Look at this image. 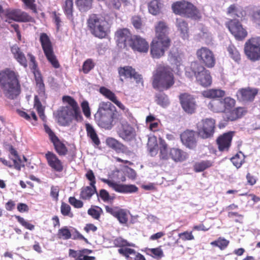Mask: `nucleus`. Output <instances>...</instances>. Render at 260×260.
<instances>
[{"label": "nucleus", "mask_w": 260, "mask_h": 260, "mask_svg": "<svg viewBox=\"0 0 260 260\" xmlns=\"http://www.w3.org/2000/svg\"><path fill=\"white\" fill-rule=\"evenodd\" d=\"M62 101L68 106L60 107L54 114L58 123L61 126H66L69 125L73 120L77 122L82 121L83 117L76 100L70 95H64Z\"/></svg>", "instance_id": "1"}, {"label": "nucleus", "mask_w": 260, "mask_h": 260, "mask_svg": "<svg viewBox=\"0 0 260 260\" xmlns=\"http://www.w3.org/2000/svg\"><path fill=\"white\" fill-rule=\"evenodd\" d=\"M0 87L4 96L9 100H14L21 91L18 73L10 68L0 71Z\"/></svg>", "instance_id": "2"}, {"label": "nucleus", "mask_w": 260, "mask_h": 260, "mask_svg": "<svg viewBox=\"0 0 260 260\" xmlns=\"http://www.w3.org/2000/svg\"><path fill=\"white\" fill-rule=\"evenodd\" d=\"M175 82L173 71L168 66L158 67L153 74L152 86L158 90H167L173 86Z\"/></svg>", "instance_id": "3"}, {"label": "nucleus", "mask_w": 260, "mask_h": 260, "mask_svg": "<svg viewBox=\"0 0 260 260\" xmlns=\"http://www.w3.org/2000/svg\"><path fill=\"white\" fill-rule=\"evenodd\" d=\"M112 105L110 102L102 103L95 115L98 125L106 129H111L113 126V122L121 120V114L112 111Z\"/></svg>", "instance_id": "4"}, {"label": "nucleus", "mask_w": 260, "mask_h": 260, "mask_svg": "<svg viewBox=\"0 0 260 260\" xmlns=\"http://www.w3.org/2000/svg\"><path fill=\"white\" fill-rule=\"evenodd\" d=\"M87 26L91 34L99 39L107 38L110 32L109 22L96 14L89 16L87 20Z\"/></svg>", "instance_id": "5"}, {"label": "nucleus", "mask_w": 260, "mask_h": 260, "mask_svg": "<svg viewBox=\"0 0 260 260\" xmlns=\"http://www.w3.org/2000/svg\"><path fill=\"white\" fill-rule=\"evenodd\" d=\"M172 10L176 15L198 20L201 18V14L197 7L191 2L183 0L173 3Z\"/></svg>", "instance_id": "6"}, {"label": "nucleus", "mask_w": 260, "mask_h": 260, "mask_svg": "<svg viewBox=\"0 0 260 260\" xmlns=\"http://www.w3.org/2000/svg\"><path fill=\"white\" fill-rule=\"evenodd\" d=\"M113 244L115 247L119 248L118 249V253L127 260H146L144 255L129 248L135 246L134 243L129 242L123 238L117 237L113 241Z\"/></svg>", "instance_id": "7"}, {"label": "nucleus", "mask_w": 260, "mask_h": 260, "mask_svg": "<svg viewBox=\"0 0 260 260\" xmlns=\"http://www.w3.org/2000/svg\"><path fill=\"white\" fill-rule=\"evenodd\" d=\"M197 134L203 139H208L213 137L216 129V121L213 118H205L196 124Z\"/></svg>", "instance_id": "8"}, {"label": "nucleus", "mask_w": 260, "mask_h": 260, "mask_svg": "<svg viewBox=\"0 0 260 260\" xmlns=\"http://www.w3.org/2000/svg\"><path fill=\"white\" fill-rule=\"evenodd\" d=\"M244 51L250 60L256 61L260 60V36L248 39L244 44Z\"/></svg>", "instance_id": "9"}, {"label": "nucleus", "mask_w": 260, "mask_h": 260, "mask_svg": "<svg viewBox=\"0 0 260 260\" xmlns=\"http://www.w3.org/2000/svg\"><path fill=\"white\" fill-rule=\"evenodd\" d=\"M40 42L44 53L48 61L54 68H59L60 64L54 53L52 43L46 33L43 32L40 34Z\"/></svg>", "instance_id": "10"}, {"label": "nucleus", "mask_w": 260, "mask_h": 260, "mask_svg": "<svg viewBox=\"0 0 260 260\" xmlns=\"http://www.w3.org/2000/svg\"><path fill=\"white\" fill-rule=\"evenodd\" d=\"M29 61V66L35 79L37 92L41 97L46 98L45 87L41 72L38 69L35 56L30 52L27 54Z\"/></svg>", "instance_id": "11"}, {"label": "nucleus", "mask_w": 260, "mask_h": 260, "mask_svg": "<svg viewBox=\"0 0 260 260\" xmlns=\"http://www.w3.org/2000/svg\"><path fill=\"white\" fill-rule=\"evenodd\" d=\"M236 104V101L229 96L220 100H213L208 104V108L215 113H224L231 110Z\"/></svg>", "instance_id": "12"}, {"label": "nucleus", "mask_w": 260, "mask_h": 260, "mask_svg": "<svg viewBox=\"0 0 260 260\" xmlns=\"http://www.w3.org/2000/svg\"><path fill=\"white\" fill-rule=\"evenodd\" d=\"M171 44V40L153 39L149 45L150 54L153 58H159L164 56Z\"/></svg>", "instance_id": "13"}, {"label": "nucleus", "mask_w": 260, "mask_h": 260, "mask_svg": "<svg viewBox=\"0 0 260 260\" xmlns=\"http://www.w3.org/2000/svg\"><path fill=\"white\" fill-rule=\"evenodd\" d=\"M196 56L200 62L208 68H213L216 63V58L213 52L206 47L198 49Z\"/></svg>", "instance_id": "14"}, {"label": "nucleus", "mask_w": 260, "mask_h": 260, "mask_svg": "<svg viewBox=\"0 0 260 260\" xmlns=\"http://www.w3.org/2000/svg\"><path fill=\"white\" fill-rule=\"evenodd\" d=\"M225 25L238 41H243L248 35L246 28L243 27L242 23L238 19H230L226 22Z\"/></svg>", "instance_id": "15"}, {"label": "nucleus", "mask_w": 260, "mask_h": 260, "mask_svg": "<svg viewBox=\"0 0 260 260\" xmlns=\"http://www.w3.org/2000/svg\"><path fill=\"white\" fill-rule=\"evenodd\" d=\"M133 36L126 28H119L115 33V39L117 45L121 48L128 50V44Z\"/></svg>", "instance_id": "16"}, {"label": "nucleus", "mask_w": 260, "mask_h": 260, "mask_svg": "<svg viewBox=\"0 0 260 260\" xmlns=\"http://www.w3.org/2000/svg\"><path fill=\"white\" fill-rule=\"evenodd\" d=\"M128 45V49L131 48L134 52L141 53H147L149 48L148 42L139 35H133Z\"/></svg>", "instance_id": "17"}, {"label": "nucleus", "mask_w": 260, "mask_h": 260, "mask_svg": "<svg viewBox=\"0 0 260 260\" xmlns=\"http://www.w3.org/2000/svg\"><path fill=\"white\" fill-rule=\"evenodd\" d=\"M118 121L120 122V126L118 127L117 131L119 137L124 141H129L132 140L136 135L135 128L124 120L122 116H121V120H119Z\"/></svg>", "instance_id": "18"}, {"label": "nucleus", "mask_w": 260, "mask_h": 260, "mask_svg": "<svg viewBox=\"0 0 260 260\" xmlns=\"http://www.w3.org/2000/svg\"><path fill=\"white\" fill-rule=\"evenodd\" d=\"M101 180L117 192L123 193H133L138 190V188L135 185L119 184L105 178H101Z\"/></svg>", "instance_id": "19"}, {"label": "nucleus", "mask_w": 260, "mask_h": 260, "mask_svg": "<svg viewBox=\"0 0 260 260\" xmlns=\"http://www.w3.org/2000/svg\"><path fill=\"white\" fill-rule=\"evenodd\" d=\"M106 211L116 218L119 222L123 225H126L128 221V212L125 209L120 208L119 207L105 206Z\"/></svg>", "instance_id": "20"}, {"label": "nucleus", "mask_w": 260, "mask_h": 260, "mask_svg": "<svg viewBox=\"0 0 260 260\" xmlns=\"http://www.w3.org/2000/svg\"><path fill=\"white\" fill-rule=\"evenodd\" d=\"M118 71L120 80L122 81H123V79L121 78L123 77L124 79L133 78L137 83L142 84L143 82L142 75L137 72L135 69L131 66L119 67Z\"/></svg>", "instance_id": "21"}, {"label": "nucleus", "mask_w": 260, "mask_h": 260, "mask_svg": "<svg viewBox=\"0 0 260 260\" xmlns=\"http://www.w3.org/2000/svg\"><path fill=\"white\" fill-rule=\"evenodd\" d=\"M6 17L9 19L17 22H33L35 21L33 17L27 13L22 11L20 9H14L7 11Z\"/></svg>", "instance_id": "22"}, {"label": "nucleus", "mask_w": 260, "mask_h": 260, "mask_svg": "<svg viewBox=\"0 0 260 260\" xmlns=\"http://www.w3.org/2000/svg\"><path fill=\"white\" fill-rule=\"evenodd\" d=\"M179 100L182 109L188 114L195 112L196 104L194 99L190 94L187 93L181 94Z\"/></svg>", "instance_id": "23"}, {"label": "nucleus", "mask_w": 260, "mask_h": 260, "mask_svg": "<svg viewBox=\"0 0 260 260\" xmlns=\"http://www.w3.org/2000/svg\"><path fill=\"white\" fill-rule=\"evenodd\" d=\"M182 144L187 148L194 149L197 145L196 132L193 130L186 129L180 135Z\"/></svg>", "instance_id": "24"}, {"label": "nucleus", "mask_w": 260, "mask_h": 260, "mask_svg": "<svg viewBox=\"0 0 260 260\" xmlns=\"http://www.w3.org/2000/svg\"><path fill=\"white\" fill-rule=\"evenodd\" d=\"M45 157L48 165L54 171L57 172H61L63 170L62 162L57 156L52 151H47Z\"/></svg>", "instance_id": "25"}, {"label": "nucleus", "mask_w": 260, "mask_h": 260, "mask_svg": "<svg viewBox=\"0 0 260 260\" xmlns=\"http://www.w3.org/2000/svg\"><path fill=\"white\" fill-rule=\"evenodd\" d=\"M235 132L230 131L220 135L216 139L218 148L220 151H228L231 145Z\"/></svg>", "instance_id": "26"}, {"label": "nucleus", "mask_w": 260, "mask_h": 260, "mask_svg": "<svg viewBox=\"0 0 260 260\" xmlns=\"http://www.w3.org/2000/svg\"><path fill=\"white\" fill-rule=\"evenodd\" d=\"M92 251V250L87 248H83L78 250L70 249L69 256L74 258L75 260H95V256L88 255Z\"/></svg>", "instance_id": "27"}, {"label": "nucleus", "mask_w": 260, "mask_h": 260, "mask_svg": "<svg viewBox=\"0 0 260 260\" xmlns=\"http://www.w3.org/2000/svg\"><path fill=\"white\" fill-rule=\"evenodd\" d=\"M10 50L13 55L14 58L22 66L26 68L27 67V60L25 54L21 48L16 44L10 47Z\"/></svg>", "instance_id": "28"}, {"label": "nucleus", "mask_w": 260, "mask_h": 260, "mask_svg": "<svg viewBox=\"0 0 260 260\" xmlns=\"http://www.w3.org/2000/svg\"><path fill=\"white\" fill-rule=\"evenodd\" d=\"M257 94V90L250 88L239 89L236 94L237 99L240 101H251Z\"/></svg>", "instance_id": "29"}, {"label": "nucleus", "mask_w": 260, "mask_h": 260, "mask_svg": "<svg viewBox=\"0 0 260 260\" xmlns=\"http://www.w3.org/2000/svg\"><path fill=\"white\" fill-rule=\"evenodd\" d=\"M155 36L154 39L171 40L168 36V27L165 22L159 21L155 26Z\"/></svg>", "instance_id": "30"}, {"label": "nucleus", "mask_w": 260, "mask_h": 260, "mask_svg": "<svg viewBox=\"0 0 260 260\" xmlns=\"http://www.w3.org/2000/svg\"><path fill=\"white\" fill-rule=\"evenodd\" d=\"M106 144L108 147L113 149L118 153H124L127 151L126 146L112 137H108L106 140Z\"/></svg>", "instance_id": "31"}, {"label": "nucleus", "mask_w": 260, "mask_h": 260, "mask_svg": "<svg viewBox=\"0 0 260 260\" xmlns=\"http://www.w3.org/2000/svg\"><path fill=\"white\" fill-rule=\"evenodd\" d=\"M226 14L233 18H243L246 15L245 11L243 8L234 4L231 5L226 9Z\"/></svg>", "instance_id": "32"}, {"label": "nucleus", "mask_w": 260, "mask_h": 260, "mask_svg": "<svg viewBox=\"0 0 260 260\" xmlns=\"http://www.w3.org/2000/svg\"><path fill=\"white\" fill-rule=\"evenodd\" d=\"M100 92L106 98L114 103L121 109L124 110L125 109V106L120 101L117 100L115 93L110 89L103 86L100 88Z\"/></svg>", "instance_id": "33"}, {"label": "nucleus", "mask_w": 260, "mask_h": 260, "mask_svg": "<svg viewBox=\"0 0 260 260\" xmlns=\"http://www.w3.org/2000/svg\"><path fill=\"white\" fill-rule=\"evenodd\" d=\"M164 5L161 0H152L148 4V12L153 15H157L162 12Z\"/></svg>", "instance_id": "34"}, {"label": "nucleus", "mask_w": 260, "mask_h": 260, "mask_svg": "<svg viewBox=\"0 0 260 260\" xmlns=\"http://www.w3.org/2000/svg\"><path fill=\"white\" fill-rule=\"evenodd\" d=\"M247 112L244 107H237L232 110H230L226 115V121H235L241 118Z\"/></svg>", "instance_id": "35"}, {"label": "nucleus", "mask_w": 260, "mask_h": 260, "mask_svg": "<svg viewBox=\"0 0 260 260\" xmlns=\"http://www.w3.org/2000/svg\"><path fill=\"white\" fill-rule=\"evenodd\" d=\"M176 27L180 32V36L183 39H187L189 37V28L187 22L181 18L176 19Z\"/></svg>", "instance_id": "36"}, {"label": "nucleus", "mask_w": 260, "mask_h": 260, "mask_svg": "<svg viewBox=\"0 0 260 260\" xmlns=\"http://www.w3.org/2000/svg\"><path fill=\"white\" fill-rule=\"evenodd\" d=\"M169 155L175 162H181L187 158V154L185 152L176 148H172L170 149Z\"/></svg>", "instance_id": "37"}, {"label": "nucleus", "mask_w": 260, "mask_h": 260, "mask_svg": "<svg viewBox=\"0 0 260 260\" xmlns=\"http://www.w3.org/2000/svg\"><path fill=\"white\" fill-rule=\"evenodd\" d=\"M196 79L197 81L204 87L210 86L212 83L210 73L206 69L200 74L196 75Z\"/></svg>", "instance_id": "38"}, {"label": "nucleus", "mask_w": 260, "mask_h": 260, "mask_svg": "<svg viewBox=\"0 0 260 260\" xmlns=\"http://www.w3.org/2000/svg\"><path fill=\"white\" fill-rule=\"evenodd\" d=\"M225 92L220 89H209L205 90L203 92V95L208 99L222 98L224 96Z\"/></svg>", "instance_id": "39"}, {"label": "nucleus", "mask_w": 260, "mask_h": 260, "mask_svg": "<svg viewBox=\"0 0 260 260\" xmlns=\"http://www.w3.org/2000/svg\"><path fill=\"white\" fill-rule=\"evenodd\" d=\"M94 193H97L95 186L90 185V186L83 187L81 189L80 198L84 200H90Z\"/></svg>", "instance_id": "40"}, {"label": "nucleus", "mask_w": 260, "mask_h": 260, "mask_svg": "<svg viewBox=\"0 0 260 260\" xmlns=\"http://www.w3.org/2000/svg\"><path fill=\"white\" fill-rule=\"evenodd\" d=\"M213 162L210 160H204L196 162L193 166L194 172L199 173L212 167Z\"/></svg>", "instance_id": "41"}, {"label": "nucleus", "mask_w": 260, "mask_h": 260, "mask_svg": "<svg viewBox=\"0 0 260 260\" xmlns=\"http://www.w3.org/2000/svg\"><path fill=\"white\" fill-rule=\"evenodd\" d=\"M51 142L53 144L56 152L59 155L64 156L68 153V148L58 137H56Z\"/></svg>", "instance_id": "42"}, {"label": "nucleus", "mask_w": 260, "mask_h": 260, "mask_svg": "<svg viewBox=\"0 0 260 260\" xmlns=\"http://www.w3.org/2000/svg\"><path fill=\"white\" fill-rule=\"evenodd\" d=\"M85 127L87 136L91 139L95 145L99 146L101 142L94 128L89 123H86Z\"/></svg>", "instance_id": "43"}, {"label": "nucleus", "mask_w": 260, "mask_h": 260, "mask_svg": "<svg viewBox=\"0 0 260 260\" xmlns=\"http://www.w3.org/2000/svg\"><path fill=\"white\" fill-rule=\"evenodd\" d=\"M249 17L253 23L260 26V7H253L251 8Z\"/></svg>", "instance_id": "44"}, {"label": "nucleus", "mask_w": 260, "mask_h": 260, "mask_svg": "<svg viewBox=\"0 0 260 260\" xmlns=\"http://www.w3.org/2000/svg\"><path fill=\"white\" fill-rule=\"evenodd\" d=\"M92 0H75V4L80 11L86 12L92 6Z\"/></svg>", "instance_id": "45"}, {"label": "nucleus", "mask_w": 260, "mask_h": 260, "mask_svg": "<svg viewBox=\"0 0 260 260\" xmlns=\"http://www.w3.org/2000/svg\"><path fill=\"white\" fill-rule=\"evenodd\" d=\"M34 107L36 109L40 118L43 121L46 120V116L44 114V108L43 107L38 96L36 95L34 99Z\"/></svg>", "instance_id": "46"}, {"label": "nucleus", "mask_w": 260, "mask_h": 260, "mask_svg": "<svg viewBox=\"0 0 260 260\" xmlns=\"http://www.w3.org/2000/svg\"><path fill=\"white\" fill-rule=\"evenodd\" d=\"M228 51L229 53L230 57L236 62H239L241 60V55L236 48V47L232 44L230 45L228 47Z\"/></svg>", "instance_id": "47"}, {"label": "nucleus", "mask_w": 260, "mask_h": 260, "mask_svg": "<svg viewBox=\"0 0 260 260\" xmlns=\"http://www.w3.org/2000/svg\"><path fill=\"white\" fill-rule=\"evenodd\" d=\"M245 156L243 153L239 152L231 159L233 164L237 168H240L244 162Z\"/></svg>", "instance_id": "48"}, {"label": "nucleus", "mask_w": 260, "mask_h": 260, "mask_svg": "<svg viewBox=\"0 0 260 260\" xmlns=\"http://www.w3.org/2000/svg\"><path fill=\"white\" fill-rule=\"evenodd\" d=\"M155 102L157 104L162 107H167L169 104L167 95L164 93H159L155 95Z\"/></svg>", "instance_id": "49"}, {"label": "nucleus", "mask_w": 260, "mask_h": 260, "mask_svg": "<svg viewBox=\"0 0 260 260\" xmlns=\"http://www.w3.org/2000/svg\"><path fill=\"white\" fill-rule=\"evenodd\" d=\"M190 68L196 77V75L200 74L206 70L205 68L204 67V65L201 63L198 62L197 61L191 62L190 63Z\"/></svg>", "instance_id": "50"}, {"label": "nucleus", "mask_w": 260, "mask_h": 260, "mask_svg": "<svg viewBox=\"0 0 260 260\" xmlns=\"http://www.w3.org/2000/svg\"><path fill=\"white\" fill-rule=\"evenodd\" d=\"M229 241L224 238L219 237L216 240L211 242V245L218 247L220 250L225 249L229 244Z\"/></svg>", "instance_id": "51"}, {"label": "nucleus", "mask_w": 260, "mask_h": 260, "mask_svg": "<svg viewBox=\"0 0 260 260\" xmlns=\"http://www.w3.org/2000/svg\"><path fill=\"white\" fill-rule=\"evenodd\" d=\"M72 234L67 226H64L59 229L57 237L59 239L68 240L71 238Z\"/></svg>", "instance_id": "52"}, {"label": "nucleus", "mask_w": 260, "mask_h": 260, "mask_svg": "<svg viewBox=\"0 0 260 260\" xmlns=\"http://www.w3.org/2000/svg\"><path fill=\"white\" fill-rule=\"evenodd\" d=\"M103 213L102 209L99 206H95V208H90L87 211L88 215L96 220H99L101 214Z\"/></svg>", "instance_id": "53"}, {"label": "nucleus", "mask_w": 260, "mask_h": 260, "mask_svg": "<svg viewBox=\"0 0 260 260\" xmlns=\"http://www.w3.org/2000/svg\"><path fill=\"white\" fill-rule=\"evenodd\" d=\"M63 9L67 17H72L73 11V0H65Z\"/></svg>", "instance_id": "54"}, {"label": "nucleus", "mask_w": 260, "mask_h": 260, "mask_svg": "<svg viewBox=\"0 0 260 260\" xmlns=\"http://www.w3.org/2000/svg\"><path fill=\"white\" fill-rule=\"evenodd\" d=\"M96 194L98 197H100L104 202L113 201L114 199V197L110 196L108 191L104 189L100 190L99 192L98 193L97 192Z\"/></svg>", "instance_id": "55"}, {"label": "nucleus", "mask_w": 260, "mask_h": 260, "mask_svg": "<svg viewBox=\"0 0 260 260\" xmlns=\"http://www.w3.org/2000/svg\"><path fill=\"white\" fill-rule=\"evenodd\" d=\"M149 251L151 253V256L154 258L160 259L164 256V252L160 246L157 248H150Z\"/></svg>", "instance_id": "56"}, {"label": "nucleus", "mask_w": 260, "mask_h": 260, "mask_svg": "<svg viewBox=\"0 0 260 260\" xmlns=\"http://www.w3.org/2000/svg\"><path fill=\"white\" fill-rule=\"evenodd\" d=\"M24 3L25 8L32 11L35 14L38 13L37 6L35 4V0H21Z\"/></svg>", "instance_id": "57"}, {"label": "nucleus", "mask_w": 260, "mask_h": 260, "mask_svg": "<svg viewBox=\"0 0 260 260\" xmlns=\"http://www.w3.org/2000/svg\"><path fill=\"white\" fill-rule=\"evenodd\" d=\"M94 67V63L91 59L86 60L82 66V71L84 74L88 73Z\"/></svg>", "instance_id": "58"}, {"label": "nucleus", "mask_w": 260, "mask_h": 260, "mask_svg": "<svg viewBox=\"0 0 260 260\" xmlns=\"http://www.w3.org/2000/svg\"><path fill=\"white\" fill-rule=\"evenodd\" d=\"M71 207L68 204L62 202L60 207V211L63 216H69L71 217L73 216V214L71 213Z\"/></svg>", "instance_id": "59"}, {"label": "nucleus", "mask_w": 260, "mask_h": 260, "mask_svg": "<svg viewBox=\"0 0 260 260\" xmlns=\"http://www.w3.org/2000/svg\"><path fill=\"white\" fill-rule=\"evenodd\" d=\"M16 218L17 221L25 228L29 230H33L34 229L35 226L29 222L26 221L23 217H21L20 216H16Z\"/></svg>", "instance_id": "60"}, {"label": "nucleus", "mask_w": 260, "mask_h": 260, "mask_svg": "<svg viewBox=\"0 0 260 260\" xmlns=\"http://www.w3.org/2000/svg\"><path fill=\"white\" fill-rule=\"evenodd\" d=\"M132 23L134 27L137 29H141L142 26V20L140 16H134L132 18Z\"/></svg>", "instance_id": "61"}, {"label": "nucleus", "mask_w": 260, "mask_h": 260, "mask_svg": "<svg viewBox=\"0 0 260 260\" xmlns=\"http://www.w3.org/2000/svg\"><path fill=\"white\" fill-rule=\"evenodd\" d=\"M83 113L87 118L90 117L91 112L88 102L86 101H83L81 105Z\"/></svg>", "instance_id": "62"}, {"label": "nucleus", "mask_w": 260, "mask_h": 260, "mask_svg": "<svg viewBox=\"0 0 260 260\" xmlns=\"http://www.w3.org/2000/svg\"><path fill=\"white\" fill-rule=\"evenodd\" d=\"M85 177L90 181L89 184L90 186H95V177L92 170H88L85 174Z\"/></svg>", "instance_id": "63"}, {"label": "nucleus", "mask_w": 260, "mask_h": 260, "mask_svg": "<svg viewBox=\"0 0 260 260\" xmlns=\"http://www.w3.org/2000/svg\"><path fill=\"white\" fill-rule=\"evenodd\" d=\"M69 202L72 206L76 208H80L83 206V202L76 199L74 197H71L69 199Z\"/></svg>", "instance_id": "64"}]
</instances>
